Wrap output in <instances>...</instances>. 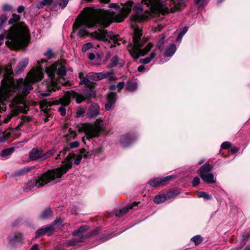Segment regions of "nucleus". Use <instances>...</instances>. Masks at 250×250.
I'll use <instances>...</instances> for the list:
<instances>
[{
    "label": "nucleus",
    "instance_id": "1",
    "mask_svg": "<svg viewBox=\"0 0 250 250\" xmlns=\"http://www.w3.org/2000/svg\"><path fill=\"white\" fill-rule=\"evenodd\" d=\"M129 11L128 8L124 10L123 15H118L114 16V13L104 9H99L94 11L92 14L86 16L82 20H76L73 24L74 31L79 29L78 36L80 37H84L86 36L88 31L87 28L101 27L98 31H95L92 33V37L97 40L104 41V42H110L113 41L115 44L119 45V41H121L119 35H115L113 32H108L104 28L109 26L113 21L122 22L124 17L126 16Z\"/></svg>",
    "mask_w": 250,
    "mask_h": 250
},
{
    "label": "nucleus",
    "instance_id": "2",
    "mask_svg": "<svg viewBox=\"0 0 250 250\" xmlns=\"http://www.w3.org/2000/svg\"><path fill=\"white\" fill-rule=\"evenodd\" d=\"M5 70L0 88V113L5 109V105L9 101L13 104L23 103L25 97L33 88L32 84L41 81L43 74L42 69L37 67L28 73L25 80L20 78L15 83L10 76L13 74L11 69L6 67Z\"/></svg>",
    "mask_w": 250,
    "mask_h": 250
},
{
    "label": "nucleus",
    "instance_id": "3",
    "mask_svg": "<svg viewBox=\"0 0 250 250\" xmlns=\"http://www.w3.org/2000/svg\"><path fill=\"white\" fill-rule=\"evenodd\" d=\"M72 157L73 156L69 153L67 156L65 160L62 162L63 165L60 167L48 170L40 176L35 177L30 180L23 187V191L24 192H28L35 187H37L38 188L42 187L52 181L55 183L60 182V179L61 177L65 174L69 169L71 168Z\"/></svg>",
    "mask_w": 250,
    "mask_h": 250
},
{
    "label": "nucleus",
    "instance_id": "4",
    "mask_svg": "<svg viewBox=\"0 0 250 250\" xmlns=\"http://www.w3.org/2000/svg\"><path fill=\"white\" fill-rule=\"evenodd\" d=\"M6 38V44L12 49H18L26 45L30 39L29 31L27 27L22 22L12 26L9 31L4 30L0 34V41Z\"/></svg>",
    "mask_w": 250,
    "mask_h": 250
},
{
    "label": "nucleus",
    "instance_id": "5",
    "mask_svg": "<svg viewBox=\"0 0 250 250\" xmlns=\"http://www.w3.org/2000/svg\"><path fill=\"white\" fill-rule=\"evenodd\" d=\"M66 62L65 61L56 62L46 68L45 72L49 82L46 84L47 92L40 91V94L43 96L50 95L51 91H56L60 88L61 85L63 84L61 79H64L66 75Z\"/></svg>",
    "mask_w": 250,
    "mask_h": 250
},
{
    "label": "nucleus",
    "instance_id": "6",
    "mask_svg": "<svg viewBox=\"0 0 250 250\" xmlns=\"http://www.w3.org/2000/svg\"><path fill=\"white\" fill-rule=\"evenodd\" d=\"M142 30L139 28H135L134 34L133 37V44H129L127 46V50L130 55L134 59H137L140 56H144L153 46V45L149 43L146 47L142 49L141 48L144 45L145 42L142 39Z\"/></svg>",
    "mask_w": 250,
    "mask_h": 250
},
{
    "label": "nucleus",
    "instance_id": "7",
    "mask_svg": "<svg viewBox=\"0 0 250 250\" xmlns=\"http://www.w3.org/2000/svg\"><path fill=\"white\" fill-rule=\"evenodd\" d=\"M171 0H142V3L148 7L152 12H158L165 15L170 12L174 13L180 10L179 6L177 5H174L173 7H170V2Z\"/></svg>",
    "mask_w": 250,
    "mask_h": 250
},
{
    "label": "nucleus",
    "instance_id": "8",
    "mask_svg": "<svg viewBox=\"0 0 250 250\" xmlns=\"http://www.w3.org/2000/svg\"><path fill=\"white\" fill-rule=\"evenodd\" d=\"M104 130V122L101 119H97L93 124H83L79 129V131L83 132L85 133L83 141L84 140V138L90 140L99 136L100 133Z\"/></svg>",
    "mask_w": 250,
    "mask_h": 250
},
{
    "label": "nucleus",
    "instance_id": "9",
    "mask_svg": "<svg viewBox=\"0 0 250 250\" xmlns=\"http://www.w3.org/2000/svg\"><path fill=\"white\" fill-rule=\"evenodd\" d=\"M56 151V150L55 148L50 149L45 152L41 148L35 147L30 151L29 156L33 161H43L51 157Z\"/></svg>",
    "mask_w": 250,
    "mask_h": 250
},
{
    "label": "nucleus",
    "instance_id": "10",
    "mask_svg": "<svg viewBox=\"0 0 250 250\" xmlns=\"http://www.w3.org/2000/svg\"><path fill=\"white\" fill-rule=\"evenodd\" d=\"M213 168L208 163L204 164L198 170V172L201 179L208 184H214L216 182L214 175L210 172Z\"/></svg>",
    "mask_w": 250,
    "mask_h": 250
},
{
    "label": "nucleus",
    "instance_id": "11",
    "mask_svg": "<svg viewBox=\"0 0 250 250\" xmlns=\"http://www.w3.org/2000/svg\"><path fill=\"white\" fill-rule=\"evenodd\" d=\"M133 10L135 15H132L131 17L132 26H134L135 22H141L148 19L150 16V13L149 10H146L144 13L142 14L143 8L141 4L139 3L134 5Z\"/></svg>",
    "mask_w": 250,
    "mask_h": 250
},
{
    "label": "nucleus",
    "instance_id": "12",
    "mask_svg": "<svg viewBox=\"0 0 250 250\" xmlns=\"http://www.w3.org/2000/svg\"><path fill=\"white\" fill-rule=\"evenodd\" d=\"M75 96H76V93H71L69 91H67L62 97L54 101L55 104H61V106L58 108V111L62 116L65 115V107L70 104L71 98H74Z\"/></svg>",
    "mask_w": 250,
    "mask_h": 250
},
{
    "label": "nucleus",
    "instance_id": "13",
    "mask_svg": "<svg viewBox=\"0 0 250 250\" xmlns=\"http://www.w3.org/2000/svg\"><path fill=\"white\" fill-rule=\"evenodd\" d=\"M88 227L86 225H83L77 229L74 230L72 233L73 236H80L79 238H73L68 242V246H72L78 243L83 242L85 238L82 236V234L88 229Z\"/></svg>",
    "mask_w": 250,
    "mask_h": 250
},
{
    "label": "nucleus",
    "instance_id": "14",
    "mask_svg": "<svg viewBox=\"0 0 250 250\" xmlns=\"http://www.w3.org/2000/svg\"><path fill=\"white\" fill-rule=\"evenodd\" d=\"M87 77L90 80L99 81L104 78H108L109 80L114 79V72L111 70L106 72L90 73L87 75Z\"/></svg>",
    "mask_w": 250,
    "mask_h": 250
},
{
    "label": "nucleus",
    "instance_id": "15",
    "mask_svg": "<svg viewBox=\"0 0 250 250\" xmlns=\"http://www.w3.org/2000/svg\"><path fill=\"white\" fill-rule=\"evenodd\" d=\"M71 93H76L74 98H76V102L80 104L86 99L94 98L96 96V91L92 87H89L88 88L85 89L83 94H79L74 92H70Z\"/></svg>",
    "mask_w": 250,
    "mask_h": 250
},
{
    "label": "nucleus",
    "instance_id": "16",
    "mask_svg": "<svg viewBox=\"0 0 250 250\" xmlns=\"http://www.w3.org/2000/svg\"><path fill=\"white\" fill-rule=\"evenodd\" d=\"M173 177L171 175L165 177L156 178L148 182L152 187L157 188L166 185Z\"/></svg>",
    "mask_w": 250,
    "mask_h": 250
},
{
    "label": "nucleus",
    "instance_id": "17",
    "mask_svg": "<svg viewBox=\"0 0 250 250\" xmlns=\"http://www.w3.org/2000/svg\"><path fill=\"white\" fill-rule=\"evenodd\" d=\"M133 2L132 1L129 0L125 3V5L122 9H121L120 6L119 5H118L116 3H111L109 5V7L111 8H114L116 9L120 10L121 13L120 14H118V15H123V12L124 10L125 9V8H129V11L128 12V14L124 17V19H125V18L128 15V14L130 13L131 10L132 9V7L133 6ZM107 10L110 11V10ZM110 12H112V11H110ZM114 13L115 17L118 15V14H115V13L114 12ZM124 20H125V19H124ZM124 21V20H123V21Z\"/></svg>",
    "mask_w": 250,
    "mask_h": 250
},
{
    "label": "nucleus",
    "instance_id": "18",
    "mask_svg": "<svg viewBox=\"0 0 250 250\" xmlns=\"http://www.w3.org/2000/svg\"><path fill=\"white\" fill-rule=\"evenodd\" d=\"M136 139L133 133H127L122 135L120 138V143L124 147L128 146Z\"/></svg>",
    "mask_w": 250,
    "mask_h": 250
},
{
    "label": "nucleus",
    "instance_id": "19",
    "mask_svg": "<svg viewBox=\"0 0 250 250\" xmlns=\"http://www.w3.org/2000/svg\"><path fill=\"white\" fill-rule=\"evenodd\" d=\"M54 227L52 225H50L44 228H42L36 231L35 237L37 238L44 234L50 236L54 231Z\"/></svg>",
    "mask_w": 250,
    "mask_h": 250
},
{
    "label": "nucleus",
    "instance_id": "20",
    "mask_svg": "<svg viewBox=\"0 0 250 250\" xmlns=\"http://www.w3.org/2000/svg\"><path fill=\"white\" fill-rule=\"evenodd\" d=\"M116 99L117 95L115 93L111 92L108 95L107 103L105 104V109L106 110L109 111L115 106Z\"/></svg>",
    "mask_w": 250,
    "mask_h": 250
},
{
    "label": "nucleus",
    "instance_id": "21",
    "mask_svg": "<svg viewBox=\"0 0 250 250\" xmlns=\"http://www.w3.org/2000/svg\"><path fill=\"white\" fill-rule=\"evenodd\" d=\"M139 203L137 202H133L131 204H128L127 206L124 207L122 209L120 210L119 211H115V215L116 216L120 217L125 213H126L129 209H132L133 207L137 206Z\"/></svg>",
    "mask_w": 250,
    "mask_h": 250
},
{
    "label": "nucleus",
    "instance_id": "22",
    "mask_svg": "<svg viewBox=\"0 0 250 250\" xmlns=\"http://www.w3.org/2000/svg\"><path fill=\"white\" fill-rule=\"evenodd\" d=\"M100 108L99 105L96 104H92L88 109L87 114L89 117H94L99 115Z\"/></svg>",
    "mask_w": 250,
    "mask_h": 250
},
{
    "label": "nucleus",
    "instance_id": "23",
    "mask_svg": "<svg viewBox=\"0 0 250 250\" xmlns=\"http://www.w3.org/2000/svg\"><path fill=\"white\" fill-rule=\"evenodd\" d=\"M28 63V58H24L20 62H19L16 67L15 71L16 74L21 73L27 66Z\"/></svg>",
    "mask_w": 250,
    "mask_h": 250
},
{
    "label": "nucleus",
    "instance_id": "24",
    "mask_svg": "<svg viewBox=\"0 0 250 250\" xmlns=\"http://www.w3.org/2000/svg\"><path fill=\"white\" fill-rule=\"evenodd\" d=\"M118 64L122 66L124 64V61L120 59L117 56H115L111 59L110 62L108 65V67H114Z\"/></svg>",
    "mask_w": 250,
    "mask_h": 250
},
{
    "label": "nucleus",
    "instance_id": "25",
    "mask_svg": "<svg viewBox=\"0 0 250 250\" xmlns=\"http://www.w3.org/2000/svg\"><path fill=\"white\" fill-rule=\"evenodd\" d=\"M9 243L11 245H14L17 242H21L22 240V236L20 233H16L14 236H11L8 237Z\"/></svg>",
    "mask_w": 250,
    "mask_h": 250
},
{
    "label": "nucleus",
    "instance_id": "26",
    "mask_svg": "<svg viewBox=\"0 0 250 250\" xmlns=\"http://www.w3.org/2000/svg\"><path fill=\"white\" fill-rule=\"evenodd\" d=\"M137 88V83L131 80L127 82L126 85L125 86V90L128 92H132L136 90Z\"/></svg>",
    "mask_w": 250,
    "mask_h": 250
},
{
    "label": "nucleus",
    "instance_id": "27",
    "mask_svg": "<svg viewBox=\"0 0 250 250\" xmlns=\"http://www.w3.org/2000/svg\"><path fill=\"white\" fill-rule=\"evenodd\" d=\"M176 50V45L174 43L170 44L166 48L165 55L166 57H171L175 53Z\"/></svg>",
    "mask_w": 250,
    "mask_h": 250
},
{
    "label": "nucleus",
    "instance_id": "28",
    "mask_svg": "<svg viewBox=\"0 0 250 250\" xmlns=\"http://www.w3.org/2000/svg\"><path fill=\"white\" fill-rule=\"evenodd\" d=\"M53 215V212L52 211L50 208H47L43 212L40 216V218L42 219H47L50 217H52Z\"/></svg>",
    "mask_w": 250,
    "mask_h": 250
},
{
    "label": "nucleus",
    "instance_id": "29",
    "mask_svg": "<svg viewBox=\"0 0 250 250\" xmlns=\"http://www.w3.org/2000/svg\"><path fill=\"white\" fill-rule=\"evenodd\" d=\"M18 113L19 110L18 109L15 108L12 109L10 112L4 117L3 120V122L4 123H7L13 117L17 115Z\"/></svg>",
    "mask_w": 250,
    "mask_h": 250
},
{
    "label": "nucleus",
    "instance_id": "30",
    "mask_svg": "<svg viewBox=\"0 0 250 250\" xmlns=\"http://www.w3.org/2000/svg\"><path fill=\"white\" fill-rule=\"evenodd\" d=\"M82 73H80V78L81 79V83L83 84L88 87L93 86V83L90 81V80L87 77H82L81 75Z\"/></svg>",
    "mask_w": 250,
    "mask_h": 250
},
{
    "label": "nucleus",
    "instance_id": "31",
    "mask_svg": "<svg viewBox=\"0 0 250 250\" xmlns=\"http://www.w3.org/2000/svg\"><path fill=\"white\" fill-rule=\"evenodd\" d=\"M179 194V192L177 190H169L165 194L166 200H168L175 197Z\"/></svg>",
    "mask_w": 250,
    "mask_h": 250
},
{
    "label": "nucleus",
    "instance_id": "32",
    "mask_svg": "<svg viewBox=\"0 0 250 250\" xmlns=\"http://www.w3.org/2000/svg\"><path fill=\"white\" fill-rule=\"evenodd\" d=\"M31 169L28 167H24L15 172L14 175L15 176H21L27 173Z\"/></svg>",
    "mask_w": 250,
    "mask_h": 250
},
{
    "label": "nucleus",
    "instance_id": "33",
    "mask_svg": "<svg viewBox=\"0 0 250 250\" xmlns=\"http://www.w3.org/2000/svg\"><path fill=\"white\" fill-rule=\"evenodd\" d=\"M15 148L14 147H10L2 150L0 155L2 157H8L10 156L14 151Z\"/></svg>",
    "mask_w": 250,
    "mask_h": 250
},
{
    "label": "nucleus",
    "instance_id": "34",
    "mask_svg": "<svg viewBox=\"0 0 250 250\" xmlns=\"http://www.w3.org/2000/svg\"><path fill=\"white\" fill-rule=\"evenodd\" d=\"M165 194H159L154 198V202L156 204H160L166 201Z\"/></svg>",
    "mask_w": 250,
    "mask_h": 250
},
{
    "label": "nucleus",
    "instance_id": "35",
    "mask_svg": "<svg viewBox=\"0 0 250 250\" xmlns=\"http://www.w3.org/2000/svg\"><path fill=\"white\" fill-rule=\"evenodd\" d=\"M156 56V53L153 51L151 53L150 55L146 57L145 59H143L141 60V62L143 64H146L149 63L153 59H154Z\"/></svg>",
    "mask_w": 250,
    "mask_h": 250
},
{
    "label": "nucleus",
    "instance_id": "36",
    "mask_svg": "<svg viewBox=\"0 0 250 250\" xmlns=\"http://www.w3.org/2000/svg\"><path fill=\"white\" fill-rule=\"evenodd\" d=\"M20 19L21 17L19 15H17L16 14H14L12 15V17L8 21V24L9 25H12L19 21L20 20Z\"/></svg>",
    "mask_w": 250,
    "mask_h": 250
},
{
    "label": "nucleus",
    "instance_id": "37",
    "mask_svg": "<svg viewBox=\"0 0 250 250\" xmlns=\"http://www.w3.org/2000/svg\"><path fill=\"white\" fill-rule=\"evenodd\" d=\"M103 57V53L97 54L96 55V58L94 60L95 62H93V64L96 65L102 64L103 63L102 62Z\"/></svg>",
    "mask_w": 250,
    "mask_h": 250
},
{
    "label": "nucleus",
    "instance_id": "38",
    "mask_svg": "<svg viewBox=\"0 0 250 250\" xmlns=\"http://www.w3.org/2000/svg\"><path fill=\"white\" fill-rule=\"evenodd\" d=\"M191 240L194 242L195 245L197 246L202 243L203 238L200 235H196L193 237Z\"/></svg>",
    "mask_w": 250,
    "mask_h": 250
},
{
    "label": "nucleus",
    "instance_id": "39",
    "mask_svg": "<svg viewBox=\"0 0 250 250\" xmlns=\"http://www.w3.org/2000/svg\"><path fill=\"white\" fill-rule=\"evenodd\" d=\"M7 20V15L2 14L0 16V30L3 27Z\"/></svg>",
    "mask_w": 250,
    "mask_h": 250
},
{
    "label": "nucleus",
    "instance_id": "40",
    "mask_svg": "<svg viewBox=\"0 0 250 250\" xmlns=\"http://www.w3.org/2000/svg\"><path fill=\"white\" fill-rule=\"evenodd\" d=\"M52 104L50 102H48L47 100H42L40 103V107L42 109H46L48 106H51Z\"/></svg>",
    "mask_w": 250,
    "mask_h": 250
},
{
    "label": "nucleus",
    "instance_id": "41",
    "mask_svg": "<svg viewBox=\"0 0 250 250\" xmlns=\"http://www.w3.org/2000/svg\"><path fill=\"white\" fill-rule=\"evenodd\" d=\"M165 36H163L157 43V47L158 49L162 50L164 47V40Z\"/></svg>",
    "mask_w": 250,
    "mask_h": 250
},
{
    "label": "nucleus",
    "instance_id": "42",
    "mask_svg": "<svg viewBox=\"0 0 250 250\" xmlns=\"http://www.w3.org/2000/svg\"><path fill=\"white\" fill-rule=\"evenodd\" d=\"M92 47H93V45L91 43H85L83 45V46L82 47V51L83 52H85L88 49L92 48Z\"/></svg>",
    "mask_w": 250,
    "mask_h": 250
},
{
    "label": "nucleus",
    "instance_id": "43",
    "mask_svg": "<svg viewBox=\"0 0 250 250\" xmlns=\"http://www.w3.org/2000/svg\"><path fill=\"white\" fill-rule=\"evenodd\" d=\"M188 27L187 26L184 27L182 31L179 33L178 37H177V40L181 39L183 36L186 33V32L188 31Z\"/></svg>",
    "mask_w": 250,
    "mask_h": 250
},
{
    "label": "nucleus",
    "instance_id": "44",
    "mask_svg": "<svg viewBox=\"0 0 250 250\" xmlns=\"http://www.w3.org/2000/svg\"><path fill=\"white\" fill-rule=\"evenodd\" d=\"M69 0H60L59 5L62 8H64L68 4Z\"/></svg>",
    "mask_w": 250,
    "mask_h": 250
},
{
    "label": "nucleus",
    "instance_id": "45",
    "mask_svg": "<svg viewBox=\"0 0 250 250\" xmlns=\"http://www.w3.org/2000/svg\"><path fill=\"white\" fill-rule=\"evenodd\" d=\"M231 147V143L229 142H225L221 145V148L222 149H228Z\"/></svg>",
    "mask_w": 250,
    "mask_h": 250
},
{
    "label": "nucleus",
    "instance_id": "46",
    "mask_svg": "<svg viewBox=\"0 0 250 250\" xmlns=\"http://www.w3.org/2000/svg\"><path fill=\"white\" fill-rule=\"evenodd\" d=\"M198 196L199 197H203V198H204L205 199H209L210 198V195H209L206 192H203V191L200 192L199 193Z\"/></svg>",
    "mask_w": 250,
    "mask_h": 250
},
{
    "label": "nucleus",
    "instance_id": "47",
    "mask_svg": "<svg viewBox=\"0 0 250 250\" xmlns=\"http://www.w3.org/2000/svg\"><path fill=\"white\" fill-rule=\"evenodd\" d=\"M53 0H42L40 2V5L41 6H45L48 5L52 3Z\"/></svg>",
    "mask_w": 250,
    "mask_h": 250
},
{
    "label": "nucleus",
    "instance_id": "48",
    "mask_svg": "<svg viewBox=\"0 0 250 250\" xmlns=\"http://www.w3.org/2000/svg\"><path fill=\"white\" fill-rule=\"evenodd\" d=\"M200 178L198 177H195L192 181V185L194 187L198 186L200 183Z\"/></svg>",
    "mask_w": 250,
    "mask_h": 250
},
{
    "label": "nucleus",
    "instance_id": "49",
    "mask_svg": "<svg viewBox=\"0 0 250 250\" xmlns=\"http://www.w3.org/2000/svg\"><path fill=\"white\" fill-rule=\"evenodd\" d=\"M196 5L203 6L206 4L205 0H194Z\"/></svg>",
    "mask_w": 250,
    "mask_h": 250
},
{
    "label": "nucleus",
    "instance_id": "50",
    "mask_svg": "<svg viewBox=\"0 0 250 250\" xmlns=\"http://www.w3.org/2000/svg\"><path fill=\"white\" fill-rule=\"evenodd\" d=\"M124 86L125 82H120L118 83L116 86L118 89V91H120L124 88Z\"/></svg>",
    "mask_w": 250,
    "mask_h": 250
},
{
    "label": "nucleus",
    "instance_id": "51",
    "mask_svg": "<svg viewBox=\"0 0 250 250\" xmlns=\"http://www.w3.org/2000/svg\"><path fill=\"white\" fill-rule=\"evenodd\" d=\"M10 136L9 134H7L6 135H4L3 137H0V143H3L8 140Z\"/></svg>",
    "mask_w": 250,
    "mask_h": 250
},
{
    "label": "nucleus",
    "instance_id": "52",
    "mask_svg": "<svg viewBox=\"0 0 250 250\" xmlns=\"http://www.w3.org/2000/svg\"><path fill=\"white\" fill-rule=\"evenodd\" d=\"M63 222V220L61 218H56V219L53 222V224L54 225H60Z\"/></svg>",
    "mask_w": 250,
    "mask_h": 250
},
{
    "label": "nucleus",
    "instance_id": "53",
    "mask_svg": "<svg viewBox=\"0 0 250 250\" xmlns=\"http://www.w3.org/2000/svg\"><path fill=\"white\" fill-rule=\"evenodd\" d=\"M66 152V150H63L62 151H60L59 154L57 155L56 159H61L62 157H64Z\"/></svg>",
    "mask_w": 250,
    "mask_h": 250
},
{
    "label": "nucleus",
    "instance_id": "54",
    "mask_svg": "<svg viewBox=\"0 0 250 250\" xmlns=\"http://www.w3.org/2000/svg\"><path fill=\"white\" fill-rule=\"evenodd\" d=\"M2 9L3 11H10L12 9V7L8 4H4Z\"/></svg>",
    "mask_w": 250,
    "mask_h": 250
},
{
    "label": "nucleus",
    "instance_id": "55",
    "mask_svg": "<svg viewBox=\"0 0 250 250\" xmlns=\"http://www.w3.org/2000/svg\"><path fill=\"white\" fill-rule=\"evenodd\" d=\"M230 152L232 154H235L239 151V148L236 146H233L230 147Z\"/></svg>",
    "mask_w": 250,
    "mask_h": 250
},
{
    "label": "nucleus",
    "instance_id": "56",
    "mask_svg": "<svg viewBox=\"0 0 250 250\" xmlns=\"http://www.w3.org/2000/svg\"><path fill=\"white\" fill-rule=\"evenodd\" d=\"M44 55L47 56L49 59H51L53 56L51 49H48L47 51L44 53Z\"/></svg>",
    "mask_w": 250,
    "mask_h": 250
},
{
    "label": "nucleus",
    "instance_id": "57",
    "mask_svg": "<svg viewBox=\"0 0 250 250\" xmlns=\"http://www.w3.org/2000/svg\"><path fill=\"white\" fill-rule=\"evenodd\" d=\"M82 157L80 155L77 157V158L74 160V164L76 165H78L81 163Z\"/></svg>",
    "mask_w": 250,
    "mask_h": 250
},
{
    "label": "nucleus",
    "instance_id": "58",
    "mask_svg": "<svg viewBox=\"0 0 250 250\" xmlns=\"http://www.w3.org/2000/svg\"><path fill=\"white\" fill-rule=\"evenodd\" d=\"M79 146V143L78 142H77V141L72 142L70 144V146L71 148H76V147H78Z\"/></svg>",
    "mask_w": 250,
    "mask_h": 250
},
{
    "label": "nucleus",
    "instance_id": "59",
    "mask_svg": "<svg viewBox=\"0 0 250 250\" xmlns=\"http://www.w3.org/2000/svg\"><path fill=\"white\" fill-rule=\"evenodd\" d=\"M87 56L90 60H94L96 58V55L93 53H88Z\"/></svg>",
    "mask_w": 250,
    "mask_h": 250
},
{
    "label": "nucleus",
    "instance_id": "60",
    "mask_svg": "<svg viewBox=\"0 0 250 250\" xmlns=\"http://www.w3.org/2000/svg\"><path fill=\"white\" fill-rule=\"evenodd\" d=\"M24 10V7L22 5H20L18 7L17 11L19 13H21L23 12Z\"/></svg>",
    "mask_w": 250,
    "mask_h": 250
},
{
    "label": "nucleus",
    "instance_id": "61",
    "mask_svg": "<svg viewBox=\"0 0 250 250\" xmlns=\"http://www.w3.org/2000/svg\"><path fill=\"white\" fill-rule=\"evenodd\" d=\"M111 237H112V236H111V235H106L104 237H102L101 238V240H102L103 241H105L111 238Z\"/></svg>",
    "mask_w": 250,
    "mask_h": 250
},
{
    "label": "nucleus",
    "instance_id": "62",
    "mask_svg": "<svg viewBox=\"0 0 250 250\" xmlns=\"http://www.w3.org/2000/svg\"><path fill=\"white\" fill-rule=\"evenodd\" d=\"M69 131L70 132V134L69 135L70 137H75L76 136V132L72 130L71 129H69Z\"/></svg>",
    "mask_w": 250,
    "mask_h": 250
},
{
    "label": "nucleus",
    "instance_id": "63",
    "mask_svg": "<svg viewBox=\"0 0 250 250\" xmlns=\"http://www.w3.org/2000/svg\"><path fill=\"white\" fill-rule=\"evenodd\" d=\"M145 70V67L143 65H140L138 67V71L139 72H143V71H144Z\"/></svg>",
    "mask_w": 250,
    "mask_h": 250
},
{
    "label": "nucleus",
    "instance_id": "64",
    "mask_svg": "<svg viewBox=\"0 0 250 250\" xmlns=\"http://www.w3.org/2000/svg\"><path fill=\"white\" fill-rule=\"evenodd\" d=\"M38 245L34 244L30 249V250H38Z\"/></svg>",
    "mask_w": 250,
    "mask_h": 250
}]
</instances>
